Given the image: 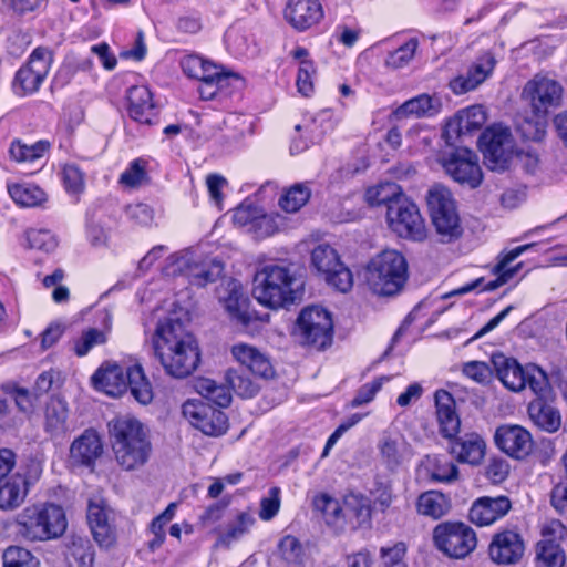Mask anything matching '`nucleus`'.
Masks as SVG:
<instances>
[{
    "instance_id": "nucleus-1",
    "label": "nucleus",
    "mask_w": 567,
    "mask_h": 567,
    "mask_svg": "<svg viewBox=\"0 0 567 567\" xmlns=\"http://www.w3.org/2000/svg\"><path fill=\"white\" fill-rule=\"evenodd\" d=\"M152 344L165 372L174 378L190 375L200 362L198 343L179 319L166 318L161 321Z\"/></svg>"
},
{
    "instance_id": "nucleus-2",
    "label": "nucleus",
    "mask_w": 567,
    "mask_h": 567,
    "mask_svg": "<svg viewBox=\"0 0 567 567\" xmlns=\"http://www.w3.org/2000/svg\"><path fill=\"white\" fill-rule=\"evenodd\" d=\"M292 264L274 262L264 266L254 277L252 296L271 309L292 305L301 296L303 281Z\"/></svg>"
},
{
    "instance_id": "nucleus-3",
    "label": "nucleus",
    "mask_w": 567,
    "mask_h": 567,
    "mask_svg": "<svg viewBox=\"0 0 567 567\" xmlns=\"http://www.w3.org/2000/svg\"><path fill=\"white\" fill-rule=\"evenodd\" d=\"M112 450L116 463L124 471H135L146 464L152 444L145 426L130 416L117 417L109 423Z\"/></svg>"
},
{
    "instance_id": "nucleus-4",
    "label": "nucleus",
    "mask_w": 567,
    "mask_h": 567,
    "mask_svg": "<svg viewBox=\"0 0 567 567\" xmlns=\"http://www.w3.org/2000/svg\"><path fill=\"white\" fill-rule=\"evenodd\" d=\"M16 534L29 542H44L60 537L66 529L61 506L39 504L23 508L14 518Z\"/></svg>"
},
{
    "instance_id": "nucleus-5",
    "label": "nucleus",
    "mask_w": 567,
    "mask_h": 567,
    "mask_svg": "<svg viewBox=\"0 0 567 567\" xmlns=\"http://www.w3.org/2000/svg\"><path fill=\"white\" fill-rule=\"evenodd\" d=\"M408 279V264L396 250H384L377 255L365 268V281L380 296L398 293Z\"/></svg>"
},
{
    "instance_id": "nucleus-6",
    "label": "nucleus",
    "mask_w": 567,
    "mask_h": 567,
    "mask_svg": "<svg viewBox=\"0 0 567 567\" xmlns=\"http://www.w3.org/2000/svg\"><path fill=\"white\" fill-rule=\"evenodd\" d=\"M563 85L546 75L537 74L529 80L522 92V99L529 105L537 117L535 132L529 135L532 140H542L545 135L546 116L551 109L560 106L563 100Z\"/></svg>"
},
{
    "instance_id": "nucleus-7",
    "label": "nucleus",
    "mask_w": 567,
    "mask_h": 567,
    "mask_svg": "<svg viewBox=\"0 0 567 567\" xmlns=\"http://www.w3.org/2000/svg\"><path fill=\"white\" fill-rule=\"evenodd\" d=\"M296 339L303 346L323 350L332 342L333 321L331 313L320 306L303 308L293 329Z\"/></svg>"
},
{
    "instance_id": "nucleus-8",
    "label": "nucleus",
    "mask_w": 567,
    "mask_h": 567,
    "mask_svg": "<svg viewBox=\"0 0 567 567\" xmlns=\"http://www.w3.org/2000/svg\"><path fill=\"white\" fill-rule=\"evenodd\" d=\"M435 547L450 558L461 559L468 556L477 546L476 533L460 522H445L433 529Z\"/></svg>"
},
{
    "instance_id": "nucleus-9",
    "label": "nucleus",
    "mask_w": 567,
    "mask_h": 567,
    "mask_svg": "<svg viewBox=\"0 0 567 567\" xmlns=\"http://www.w3.org/2000/svg\"><path fill=\"white\" fill-rule=\"evenodd\" d=\"M389 227L400 237L415 241L426 238V227L417 206L405 196L392 200L386 210Z\"/></svg>"
},
{
    "instance_id": "nucleus-10",
    "label": "nucleus",
    "mask_w": 567,
    "mask_h": 567,
    "mask_svg": "<svg viewBox=\"0 0 567 567\" xmlns=\"http://www.w3.org/2000/svg\"><path fill=\"white\" fill-rule=\"evenodd\" d=\"M311 267L328 285L341 292L349 291L353 286L350 269L340 261L337 250L328 244H319L311 250Z\"/></svg>"
},
{
    "instance_id": "nucleus-11",
    "label": "nucleus",
    "mask_w": 567,
    "mask_h": 567,
    "mask_svg": "<svg viewBox=\"0 0 567 567\" xmlns=\"http://www.w3.org/2000/svg\"><path fill=\"white\" fill-rule=\"evenodd\" d=\"M485 165L492 171H504L513 155L514 142L508 127L493 125L480 137Z\"/></svg>"
},
{
    "instance_id": "nucleus-12",
    "label": "nucleus",
    "mask_w": 567,
    "mask_h": 567,
    "mask_svg": "<svg viewBox=\"0 0 567 567\" xmlns=\"http://www.w3.org/2000/svg\"><path fill=\"white\" fill-rule=\"evenodd\" d=\"M445 173L460 185L476 188L481 185L483 173L477 155L468 148H457L440 158Z\"/></svg>"
},
{
    "instance_id": "nucleus-13",
    "label": "nucleus",
    "mask_w": 567,
    "mask_h": 567,
    "mask_svg": "<svg viewBox=\"0 0 567 567\" xmlns=\"http://www.w3.org/2000/svg\"><path fill=\"white\" fill-rule=\"evenodd\" d=\"M16 464V454L10 449H0V508L18 507L27 495V481L20 474L8 476Z\"/></svg>"
},
{
    "instance_id": "nucleus-14",
    "label": "nucleus",
    "mask_w": 567,
    "mask_h": 567,
    "mask_svg": "<svg viewBox=\"0 0 567 567\" xmlns=\"http://www.w3.org/2000/svg\"><path fill=\"white\" fill-rule=\"evenodd\" d=\"M51 62V52L44 48H37L16 74L13 82L16 93L28 95L37 92L49 73Z\"/></svg>"
},
{
    "instance_id": "nucleus-15",
    "label": "nucleus",
    "mask_w": 567,
    "mask_h": 567,
    "mask_svg": "<svg viewBox=\"0 0 567 567\" xmlns=\"http://www.w3.org/2000/svg\"><path fill=\"white\" fill-rule=\"evenodd\" d=\"M183 415L188 422L206 435L219 436L228 427L227 416L218 409L203 400L189 399L182 406Z\"/></svg>"
},
{
    "instance_id": "nucleus-16",
    "label": "nucleus",
    "mask_w": 567,
    "mask_h": 567,
    "mask_svg": "<svg viewBox=\"0 0 567 567\" xmlns=\"http://www.w3.org/2000/svg\"><path fill=\"white\" fill-rule=\"evenodd\" d=\"M382 464L391 472L398 471L413 457V449L400 432H384L378 441Z\"/></svg>"
},
{
    "instance_id": "nucleus-17",
    "label": "nucleus",
    "mask_w": 567,
    "mask_h": 567,
    "mask_svg": "<svg viewBox=\"0 0 567 567\" xmlns=\"http://www.w3.org/2000/svg\"><path fill=\"white\" fill-rule=\"evenodd\" d=\"M87 523L94 540L101 547H111L115 543V528L112 511L100 497L91 498L87 504Z\"/></svg>"
},
{
    "instance_id": "nucleus-18",
    "label": "nucleus",
    "mask_w": 567,
    "mask_h": 567,
    "mask_svg": "<svg viewBox=\"0 0 567 567\" xmlns=\"http://www.w3.org/2000/svg\"><path fill=\"white\" fill-rule=\"evenodd\" d=\"M496 446L508 456L522 460L533 450L532 434L520 425L505 424L496 429L494 434Z\"/></svg>"
},
{
    "instance_id": "nucleus-19",
    "label": "nucleus",
    "mask_w": 567,
    "mask_h": 567,
    "mask_svg": "<svg viewBox=\"0 0 567 567\" xmlns=\"http://www.w3.org/2000/svg\"><path fill=\"white\" fill-rule=\"evenodd\" d=\"M284 18L292 29L303 32L322 20L323 8L319 0H287Z\"/></svg>"
},
{
    "instance_id": "nucleus-20",
    "label": "nucleus",
    "mask_w": 567,
    "mask_h": 567,
    "mask_svg": "<svg viewBox=\"0 0 567 567\" xmlns=\"http://www.w3.org/2000/svg\"><path fill=\"white\" fill-rule=\"evenodd\" d=\"M495 65L496 60L494 55L491 52H485L470 65L465 74L451 80V90L455 94H464L475 90L491 76Z\"/></svg>"
},
{
    "instance_id": "nucleus-21",
    "label": "nucleus",
    "mask_w": 567,
    "mask_h": 567,
    "mask_svg": "<svg viewBox=\"0 0 567 567\" xmlns=\"http://www.w3.org/2000/svg\"><path fill=\"white\" fill-rule=\"evenodd\" d=\"M486 113L481 105L460 110L446 124L443 135L447 143L452 140L478 131L486 122Z\"/></svg>"
},
{
    "instance_id": "nucleus-22",
    "label": "nucleus",
    "mask_w": 567,
    "mask_h": 567,
    "mask_svg": "<svg viewBox=\"0 0 567 567\" xmlns=\"http://www.w3.org/2000/svg\"><path fill=\"white\" fill-rule=\"evenodd\" d=\"M44 432L52 441L61 443L70 432L68 403L60 396H52L44 408Z\"/></svg>"
},
{
    "instance_id": "nucleus-23",
    "label": "nucleus",
    "mask_w": 567,
    "mask_h": 567,
    "mask_svg": "<svg viewBox=\"0 0 567 567\" xmlns=\"http://www.w3.org/2000/svg\"><path fill=\"white\" fill-rule=\"evenodd\" d=\"M512 508L507 496H484L476 499L470 509V519L477 526H487L504 517Z\"/></svg>"
},
{
    "instance_id": "nucleus-24",
    "label": "nucleus",
    "mask_w": 567,
    "mask_h": 567,
    "mask_svg": "<svg viewBox=\"0 0 567 567\" xmlns=\"http://www.w3.org/2000/svg\"><path fill=\"white\" fill-rule=\"evenodd\" d=\"M524 554V543L518 533L504 530L494 536L489 545V556L498 564H515Z\"/></svg>"
},
{
    "instance_id": "nucleus-25",
    "label": "nucleus",
    "mask_w": 567,
    "mask_h": 567,
    "mask_svg": "<svg viewBox=\"0 0 567 567\" xmlns=\"http://www.w3.org/2000/svg\"><path fill=\"white\" fill-rule=\"evenodd\" d=\"M103 453V444L94 430H85L70 446V461L74 465L92 466Z\"/></svg>"
},
{
    "instance_id": "nucleus-26",
    "label": "nucleus",
    "mask_w": 567,
    "mask_h": 567,
    "mask_svg": "<svg viewBox=\"0 0 567 567\" xmlns=\"http://www.w3.org/2000/svg\"><path fill=\"white\" fill-rule=\"evenodd\" d=\"M188 261L186 277L198 287L216 281L224 272V264L217 258L189 255Z\"/></svg>"
},
{
    "instance_id": "nucleus-27",
    "label": "nucleus",
    "mask_w": 567,
    "mask_h": 567,
    "mask_svg": "<svg viewBox=\"0 0 567 567\" xmlns=\"http://www.w3.org/2000/svg\"><path fill=\"white\" fill-rule=\"evenodd\" d=\"M231 353L234 358L255 377L269 379L274 375L270 361L255 347L246 343H237L233 346Z\"/></svg>"
},
{
    "instance_id": "nucleus-28",
    "label": "nucleus",
    "mask_w": 567,
    "mask_h": 567,
    "mask_svg": "<svg viewBox=\"0 0 567 567\" xmlns=\"http://www.w3.org/2000/svg\"><path fill=\"white\" fill-rule=\"evenodd\" d=\"M96 389L110 396H120L127 390L126 370L118 364H104L92 377Z\"/></svg>"
},
{
    "instance_id": "nucleus-29",
    "label": "nucleus",
    "mask_w": 567,
    "mask_h": 567,
    "mask_svg": "<svg viewBox=\"0 0 567 567\" xmlns=\"http://www.w3.org/2000/svg\"><path fill=\"white\" fill-rule=\"evenodd\" d=\"M486 444L477 433H466L451 441L450 452L461 463L477 465L485 455Z\"/></svg>"
},
{
    "instance_id": "nucleus-30",
    "label": "nucleus",
    "mask_w": 567,
    "mask_h": 567,
    "mask_svg": "<svg viewBox=\"0 0 567 567\" xmlns=\"http://www.w3.org/2000/svg\"><path fill=\"white\" fill-rule=\"evenodd\" d=\"M528 415L534 425L547 433H556L561 426V414L547 399L536 398L528 404Z\"/></svg>"
},
{
    "instance_id": "nucleus-31",
    "label": "nucleus",
    "mask_w": 567,
    "mask_h": 567,
    "mask_svg": "<svg viewBox=\"0 0 567 567\" xmlns=\"http://www.w3.org/2000/svg\"><path fill=\"white\" fill-rule=\"evenodd\" d=\"M492 363L497 378L508 390L519 392L526 388L527 367L523 368L515 359L503 354L494 355Z\"/></svg>"
},
{
    "instance_id": "nucleus-32",
    "label": "nucleus",
    "mask_w": 567,
    "mask_h": 567,
    "mask_svg": "<svg viewBox=\"0 0 567 567\" xmlns=\"http://www.w3.org/2000/svg\"><path fill=\"white\" fill-rule=\"evenodd\" d=\"M128 114L141 124L152 125L156 116L152 93L146 86H132L127 92Z\"/></svg>"
},
{
    "instance_id": "nucleus-33",
    "label": "nucleus",
    "mask_w": 567,
    "mask_h": 567,
    "mask_svg": "<svg viewBox=\"0 0 567 567\" xmlns=\"http://www.w3.org/2000/svg\"><path fill=\"white\" fill-rule=\"evenodd\" d=\"M434 399L441 433L445 437L454 439L461 426L460 417L455 412V401L445 390L436 391Z\"/></svg>"
},
{
    "instance_id": "nucleus-34",
    "label": "nucleus",
    "mask_w": 567,
    "mask_h": 567,
    "mask_svg": "<svg viewBox=\"0 0 567 567\" xmlns=\"http://www.w3.org/2000/svg\"><path fill=\"white\" fill-rule=\"evenodd\" d=\"M442 109L441 99L436 95L420 94L395 109L393 115L398 120L409 116L430 117L436 115Z\"/></svg>"
},
{
    "instance_id": "nucleus-35",
    "label": "nucleus",
    "mask_w": 567,
    "mask_h": 567,
    "mask_svg": "<svg viewBox=\"0 0 567 567\" xmlns=\"http://www.w3.org/2000/svg\"><path fill=\"white\" fill-rule=\"evenodd\" d=\"M50 144L45 141H38L33 144H25L20 140H14L9 148L10 158L25 167L38 169L43 165V157L49 150Z\"/></svg>"
},
{
    "instance_id": "nucleus-36",
    "label": "nucleus",
    "mask_w": 567,
    "mask_h": 567,
    "mask_svg": "<svg viewBox=\"0 0 567 567\" xmlns=\"http://www.w3.org/2000/svg\"><path fill=\"white\" fill-rule=\"evenodd\" d=\"M532 246H534V244L523 245L501 256L498 262L493 268V272L496 276V279L488 281L482 288V290L492 291L509 281L517 272L520 266L517 265L516 267H509V264L514 261L518 256H520L524 251L529 249Z\"/></svg>"
},
{
    "instance_id": "nucleus-37",
    "label": "nucleus",
    "mask_w": 567,
    "mask_h": 567,
    "mask_svg": "<svg viewBox=\"0 0 567 567\" xmlns=\"http://www.w3.org/2000/svg\"><path fill=\"white\" fill-rule=\"evenodd\" d=\"M417 513L433 519H439L451 509L450 498L441 492L427 491L422 493L416 502Z\"/></svg>"
},
{
    "instance_id": "nucleus-38",
    "label": "nucleus",
    "mask_w": 567,
    "mask_h": 567,
    "mask_svg": "<svg viewBox=\"0 0 567 567\" xmlns=\"http://www.w3.org/2000/svg\"><path fill=\"white\" fill-rule=\"evenodd\" d=\"M127 388L132 396L142 405H147L153 401V386L146 378L143 368L140 364L126 369Z\"/></svg>"
},
{
    "instance_id": "nucleus-39",
    "label": "nucleus",
    "mask_w": 567,
    "mask_h": 567,
    "mask_svg": "<svg viewBox=\"0 0 567 567\" xmlns=\"http://www.w3.org/2000/svg\"><path fill=\"white\" fill-rule=\"evenodd\" d=\"M370 499L361 494L350 493L343 499V517L354 520L357 527L371 522Z\"/></svg>"
},
{
    "instance_id": "nucleus-40",
    "label": "nucleus",
    "mask_w": 567,
    "mask_h": 567,
    "mask_svg": "<svg viewBox=\"0 0 567 567\" xmlns=\"http://www.w3.org/2000/svg\"><path fill=\"white\" fill-rule=\"evenodd\" d=\"M424 466L435 482L451 484L458 478L457 466L442 455H427Z\"/></svg>"
},
{
    "instance_id": "nucleus-41",
    "label": "nucleus",
    "mask_w": 567,
    "mask_h": 567,
    "mask_svg": "<svg viewBox=\"0 0 567 567\" xmlns=\"http://www.w3.org/2000/svg\"><path fill=\"white\" fill-rule=\"evenodd\" d=\"M8 193L22 207L40 206L48 199L45 192L34 184H9Z\"/></svg>"
},
{
    "instance_id": "nucleus-42",
    "label": "nucleus",
    "mask_w": 567,
    "mask_h": 567,
    "mask_svg": "<svg viewBox=\"0 0 567 567\" xmlns=\"http://www.w3.org/2000/svg\"><path fill=\"white\" fill-rule=\"evenodd\" d=\"M194 388L203 399L219 408H227L231 402L229 389L212 379L200 378L196 380Z\"/></svg>"
},
{
    "instance_id": "nucleus-43",
    "label": "nucleus",
    "mask_w": 567,
    "mask_h": 567,
    "mask_svg": "<svg viewBox=\"0 0 567 567\" xmlns=\"http://www.w3.org/2000/svg\"><path fill=\"white\" fill-rule=\"evenodd\" d=\"M311 189L307 184L297 183L286 188L278 199V206L288 214L299 212L310 199Z\"/></svg>"
},
{
    "instance_id": "nucleus-44",
    "label": "nucleus",
    "mask_w": 567,
    "mask_h": 567,
    "mask_svg": "<svg viewBox=\"0 0 567 567\" xmlns=\"http://www.w3.org/2000/svg\"><path fill=\"white\" fill-rule=\"evenodd\" d=\"M224 306L231 319L244 326L250 322L251 313L249 311V300L237 288L236 284L233 285L228 297L224 300Z\"/></svg>"
},
{
    "instance_id": "nucleus-45",
    "label": "nucleus",
    "mask_w": 567,
    "mask_h": 567,
    "mask_svg": "<svg viewBox=\"0 0 567 567\" xmlns=\"http://www.w3.org/2000/svg\"><path fill=\"white\" fill-rule=\"evenodd\" d=\"M431 219L437 234L447 240L461 236L462 228L456 206L441 212L437 215H432Z\"/></svg>"
},
{
    "instance_id": "nucleus-46",
    "label": "nucleus",
    "mask_w": 567,
    "mask_h": 567,
    "mask_svg": "<svg viewBox=\"0 0 567 567\" xmlns=\"http://www.w3.org/2000/svg\"><path fill=\"white\" fill-rule=\"evenodd\" d=\"M426 203L431 216L456 206L451 190L442 184H434L429 188Z\"/></svg>"
},
{
    "instance_id": "nucleus-47",
    "label": "nucleus",
    "mask_w": 567,
    "mask_h": 567,
    "mask_svg": "<svg viewBox=\"0 0 567 567\" xmlns=\"http://www.w3.org/2000/svg\"><path fill=\"white\" fill-rule=\"evenodd\" d=\"M536 560L537 567H561L566 556L560 544L540 540L537 544Z\"/></svg>"
},
{
    "instance_id": "nucleus-48",
    "label": "nucleus",
    "mask_w": 567,
    "mask_h": 567,
    "mask_svg": "<svg viewBox=\"0 0 567 567\" xmlns=\"http://www.w3.org/2000/svg\"><path fill=\"white\" fill-rule=\"evenodd\" d=\"M181 66L183 72L189 76L197 80H207V76L214 72L216 75L218 69L221 66L216 65L209 61L204 60L198 55H187L181 61Z\"/></svg>"
},
{
    "instance_id": "nucleus-49",
    "label": "nucleus",
    "mask_w": 567,
    "mask_h": 567,
    "mask_svg": "<svg viewBox=\"0 0 567 567\" xmlns=\"http://www.w3.org/2000/svg\"><path fill=\"white\" fill-rule=\"evenodd\" d=\"M66 556L73 558L79 567H92L94 553L90 540L72 536L66 545Z\"/></svg>"
},
{
    "instance_id": "nucleus-50",
    "label": "nucleus",
    "mask_w": 567,
    "mask_h": 567,
    "mask_svg": "<svg viewBox=\"0 0 567 567\" xmlns=\"http://www.w3.org/2000/svg\"><path fill=\"white\" fill-rule=\"evenodd\" d=\"M312 506L322 515L328 525L337 524L343 516V506L339 501L324 493L313 497Z\"/></svg>"
},
{
    "instance_id": "nucleus-51",
    "label": "nucleus",
    "mask_w": 567,
    "mask_h": 567,
    "mask_svg": "<svg viewBox=\"0 0 567 567\" xmlns=\"http://www.w3.org/2000/svg\"><path fill=\"white\" fill-rule=\"evenodd\" d=\"M286 218L279 214H262L261 212L255 218L250 233H254L259 238L272 236L285 227Z\"/></svg>"
},
{
    "instance_id": "nucleus-52",
    "label": "nucleus",
    "mask_w": 567,
    "mask_h": 567,
    "mask_svg": "<svg viewBox=\"0 0 567 567\" xmlns=\"http://www.w3.org/2000/svg\"><path fill=\"white\" fill-rule=\"evenodd\" d=\"M399 196H404L400 192V187L395 183H384L374 187H370L365 192V199L371 206L385 205L386 210L392 200Z\"/></svg>"
},
{
    "instance_id": "nucleus-53",
    "label": "nucleus",
    "mask_w": 567,
    "mask_h": 567,
    "mask_svg": "<svg viewBox=\"0 0 567 567\" xmlns=\"http://www.w3.org/2000/svg\"><path fill=\"white\" fill-rule=\"evenodd\" d=\"M3 567H40L39 559L28 549L10 546L2 554Z\"/></svg>"
},
{
    "instance_id": "nucleus-54",
    "label": "nucleus",
    "mask_w": 567,
    "mask_h": 567,
    "mask_svg": "<svg viewBox=\"0 0 567 567\" xmlns=\"http://www.w3.org/2000/svg\"><path fill=\"white\" fill-rule=\"evenodd\" d=\"M228 385L243 398H252L259 391V384L247 377L245 372L229 370L226 373Z\"/></svg>"
},
{
    "instance_id": "nucleus-55",
    "label": "nucleus",
    "mask_w": 567,
    "mask_h": 567,
    "mask_svg": "<svg viewBox=\"0 0 567 567\" xmlns=\"http://www.w3.org/2000/svg\"><path fill=\"white\" fill-rule=\"evenodd\" d=\"M526 386L536 394L537 398L547 399L551 392V388L547 374L536 365L527 367Z\"/></svg>"
},
{
    "instance_id": "nucleus-56",
    "label": "nucleus",
    "mask_w": 567,
    "mask_h": 567,
    "mask_svg": "<svg viewBox=\"0 0 567 567\" xmlns=\"http://www.w3.org/2000/svg\"><path fill=\"white\" fill-rule=\"evenodd\" d=\"M27 240L30 248L38 249L44 252H51L58 246L55 236L47 229L28 230Z\"/></svg>"
},
{
    "instance_id": "nucleus-57",
    "label": "nucleus",
    "mask_w": 567,
    "mask_h": 567,
    "mask_svg": "<svg viewBox=\"0 0 567 567\" xmlns=\"http://www.w3.org/2000/svg\"><path fill=\"white\" fill-rule=\"evenodd\" d=\"M146 181L145 162L140 158L134 159L120 177V183L131 188L138 187Z\"/></svg>"
},
{
    "instance_id": "nucleus-58",
    "label": "nucleus",
    "mask_w": 567,
    "mask_h": 567,
    "mask_svg": "<svg viewBox=\"0 0 567 567\" xmlns=\"http://www.w3.org/2000/svg\"><path fill=\"white\" fill-rule=\"evenodd\" d=\"M417 48V40L410 39L406 43L389 53L385 64L393 69H400L406 65L414 56Z\"/></svg>"
},
{
    "instance_id": "nucleus-59",
    "label": "nucleus",
    "mask_w": 567,
    "mask_h": 567,
    "mask_svg": "<svg viewBox=\"0 0 567 567\" xmlns=\"http://www.w3.org/2000/svg\"><path fill=\"white\" fill-rule=\"evenodd\" d=\"M106 342V334L95 328H91L83 332L81 338L75 341L74 351L76 355L83 357L89 353V351L99 344H103Z\"/></svg>"
},
{
    "instance_id": "nucleus-60",
    "label": "nucleus",
    "mask_w": 567,
    "mask_h": 567,
    "mask_svg": "<svg viewBox=\"0 0 567 567\" xmlns=\"http://www.w3.org/2000/svg\"><path fill=\"white\" fill-rule=\"evenodd\" d=\"M230 78H233V75L224 72L220 68L216 75L213 72L210 76H207V80H200V85L198 87L200 97L206 101L215 99L219 93L216 83L223 84V82H228Z\"/></svg>"
},
{
    "instance_id": "nucleus-61",
    "label": "nucleus",
    "mask_w": 567,
    "mask_h": 567,
    "mask_svg": "<svg viewBox=\"0 0 567 567\" xmlns=\"http://www.w3.org/2000/svg\"><path fill=\"white\" fill-rule=\"evenodd\" d=\"M279 550L282 558L289 564H300L302 561V546L293 536H285L279 544Z\"/></svg>"
},
{
    "instance_id": "nucleus-62",
    "label": "nucleus",
    "mask_w": 567,
    "mask_h": 567,
    "mask_svg": "<svg viewBox=\"0 0 567 567\" xmlns=\"http://www.w3.org/2000/svg\"><path fill=\"white\" fill-rule=\"evenodd\" d=\"M384 378L375 379L369 383L363 384L354 395V398L350 401L349 406L359 408L363 404H368L373 401L377 393L381 390L383 385Z\"/></svg>"
},
{
    "instance_id": "nucleus-63",
    "label": "nucleus",
    "mask_w": 567,
    "mask_h": 567,
    "mask_svg": "<svg viewBox=\"0 0 567 567\" xmlns=\"http://www.w3.org/2000/svg\"><path fill=\"white\" fill-rule=\"evenodd\" d=\"M280 508V488L271 487L268 495L260 502L259 517L262 520H270L274 518Z\"/></svg>"
},
{
    "instance_id": "nucleus-64",
    "label": "nucleus",
    "mask_w": 567,
    "mask_h": 567,
    "mask_svg": "<svg viewBox=\"0 0 567 567\" xmlns=\"http://www.w3.org/2000/svg\"><path fill=\"white\" fill-rule=\"evenodd\" d=\"M315 74V66L310 60H302L300 62L298 75H297V87L298 91L309 96L313 91L312 75Z\"/></svg>"
}]
</instances>
